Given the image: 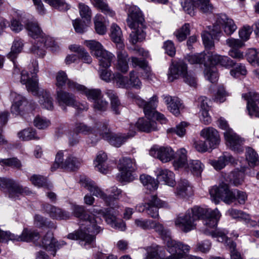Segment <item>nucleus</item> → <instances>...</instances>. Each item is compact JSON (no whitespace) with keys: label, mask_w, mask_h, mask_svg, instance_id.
<instances>
[{"label":"nucleus","mask_w":259,"mask_h":259,"mask_svg":"<svg viewBox=\"0 0 259 259\" xmlns=\"http://www.w3.org/2000/svg\"><path fill=\"white\" fill-rule=\"evenodd\" d=\"M165 206V202L159 199L156 195H151L148 202L139 204L136 206L138 211H146L147 214L153 219H158V209Z\"/></svg>","instance_id":"obj_12"},{"label":"nucleus","mask_w":259,"mask_h":259,"mask_svg":"<svg viewBox=\"0 0 259 259\" xmlns=\"http://www.w3.org/2000/svg\"><path fill=\"white\" fill-rule=\"evenodd\" d=\"M117 61L115 64L116 68L122 73H126L129 69L128 61L130 58L124 49H117Z\"/></svg>","instance_id":"obj_29"},{"label":"nucleus","mask_w":259,"mask_h":259,"mask_svg":"<svg viewBox=\"0 0 259 259\" xmlns=\"http://www.w3.org/2000/svg\"><path fill=\"white\" fill-rule=\"evenodd\" d=\"M227 146L234 151L238 152H242V145L243 140L235 133L232 130H229L224 133Z\"/></svg>","instance_id":"obj_24"},{"label":"nucleus","mask_w":259,"mask_h":259,"mask_svg":"<svg viewBox=\"0 0 259 259\" xmlns=\"http://www.w3.org/2000/svg\"><path fill=\"white\" fill-rule=\"evenodd\" d=\"M246 159L250 166H254L258 161V155L251 148L248 147L246 151Z\"/></svg>","instance_id":"obj_60"},{"label":"nucleus","mask_w":259,"mask_h":259,"mask_svg":"<svg viewBox=\"0 0 259 259\" xmlns=\"http://www.w3.org/2000/svg\"><path fill=\"white\" fill-rule=\"evenodd\" d=\"M94 209L91 211L92 215H89L85 212L83 206L75 205L73 212L75 216L79 219L78 224L81 228H86L87 227H91L93 229V234L97 235L103 229L98 225L101 220L98 217H95L97 214H94L93 212Z\"/></svg>","instance_id":"obj_7"},{"label":"nucleus","mask_w":259,"mask_h":259,"mask_svg":"<svg viewBox=\"0 0 259 259\" xmlns=\"http://www.w3.org/2000/svg\"><path fill=\"white\" fill-rule=\"evenodd\" d=\"M176 195L180 198H185L192 194V189L186 179H181L178 182L175 192Z\"/></svg>","instance_id":"obj_35"},{"label":"nucleus","mask_w":259,"mask_h":259,"mask_svg":"<svg viewBox=\"0 0 259 259\" xmlns=\"http://www.w3.org/2000/svg\"><path fill=\"white\" fill-rule=\"evenodd\" d=\"M93 5L97 8L101 10L104 14L113 17L114 12L110 8L106 0H91Z\"/></svg>","instance_id":"obj_40"},{"label":"nucleus","mask_w":259,"mask_h":259,"mask_svg":"<svg viewBox=\"0 0 259 259\" xmlns=\"http://www.w3.org/2000/svg\"><path fill=\"white\" fill-rule=\"evenodd\" d=\"M175 152L170 147H154L150 151V155L159 159L162 162H167L175 157Z\"/></svg>","instance_id":"obj_23"},{"label":"nucleus","mask_w":259,"mask_h":259,"mask_svg":"<svg viewBox=\"0 0 259 259\" xmlns=\"http://www.w3.org/2000/svg\"><path fill=\"white\" fill-rule=\"evenodd\" d=\"M98 128L100 138L108 141L111 145L116 147H120L127 139L134 137L136 134L135 126L133 125H130L129 133L127 135L125 134L111 133L107 121H104L98 125Z\"/></svg>","instance_id":"obj_6"},{"label":"nucleus","mask_w":259,"mask_h":259,"mask_svg":"<svg viewBox=\"0 0 259 259\" xmlns=\"http://www.w3.org/2000/svg\"><path fill=\"white\" fill-rule=\"evenodd\" d=\"M188 163L186 155V150L184 149H181L176 153V159L174 161V166L176 168L180 167L186 168Z\"/></svg>","instance_id":"obj_39"},{"label":"nucleus","mask_w":259,"mask_h":259,"mask_svg":"<svg viewBox=\"0 0 259 259\" xmlns=\"http://www.w3.org/2000/svg\"><path fill=\"white\" fill-rule=\"evenodd\" d=\"M134 223L138 228L144 230H150L152 229V225L154 223L152 220L138 218L135 220Z\"/></svg>","instance_id":"obj_58"},{"label":"nucleus","mask_w":259,"mask_h":259,"mask_svg":"<svg viewBox=\"0 0 259 259\" xmlns=\"http://www.w3.org/2000/svg\"><path fill=\"white\" fill-rule=\"evenodd\" d=\"M204 232L207 235L217 237L219 242H224L230 249L231 259H243L240 253L235 249L236 244L226 236L227 231L217 229L215 231H209L206 230Z\"/></svg>","instance_id":"obj_14"},{"label":"nucleus","mask_w":259,"mask_h":259,"mask_svg":"<svg viewBox=\"0 0 259 259\" xmlns=\"http://www.w3.org/2000/svg\"><path fill=\"white\" fill-rule=\"evenodd\" d=\"M221 214L218 209L211 210L195 206L187 210L184 214L178 216L175 221V225L183 232L187 233L196 228V222L202 220L206 228L202 230L215 231L210 229L214 228L220 219Z\"/></svg>","instance_id":"obj_1"},{"label":"nucleus","mask_w":259,"mask_h":259,"mask_svg":"<svg viewBox=\"0 0 259 259\" xmlns=\"http://www.w3.org/2000/svg\"><path fill=\"white\" fill-rule=\"evenodd\" d=\"M80 183L83 187L88 190L93 195L100 197L110 207H113L114 209L119 207L118 204L114 203V201L119 199L122 195V191L117 187L114 186L110 188L108 192L109 195L106 194L100 189L93 181L84 179L80 180Z\"/></svg>","instance_id":"obj_5"},{"label":"nucleus","mask_w":259,"mask_h":259,"mask_svg":"<svg viewBox=\"0 0 259 259\" xmlns=\"http://www.w3.org/2000/svg\"><path fill=\"white\" fill-rule=\"evenodd\" d=\"M209 31H204L202 34V38L205 48L207 49H211L214 47L213 38L215 39L214 35L212 34V26L208 27ZM219 38L218 39H219ZM215 39H217L215 38Z\"/></svg>","instance_id":"obj_47"},{"label":"nucleus","mask_w":259,"mask_h":259,"mask_svg":"<svg viewBox=\"0 0 259 259\" xmlns=\"http://www.w3.org/2000/svg\"><path fill=\"white\" fill-rule=\"evenodd\" d=\"M13 104L11 106V112L15 115H23L24 113L31 110L26 99L16 92H12L10 94Z\"/></svg>","instance_id":"obj_16"},{"label":"nucleus","mask_w":259,"mask_h":259,"mask_svg":"<svg viewBox=\"0 0 259 259\" xmlns=\"http://www.w3.org/2000/svg\"><path fill=\"white\" fill-rule=\"evenodd\" d=\"M30 181L35 186L44 187L48 190L53 188L51 183H48L46 178L40 175H34L30 178Z\"/></svg>","instance_id":"obj_44"},{"label":"nucleus","mask_w":259,"mask_h":259,"mask_svg":"<svg viewBox=\"0 0 259 259\" xmlns=\"http://www.w3.org/2000/svg\"><path fill=\"white\" fill-rule=\"evenodd\" d=\"M158 179L168 186H173L175 184L174 173L167 169L161 171L158 176Z\"/></svg>","instance_id":"obj_48"},{"label":"nucleus","mask_w":259,"mask_h":259,"mask_svg":"<svg viewBox=\"0 0 259 259\" xmlns=\"http://www.w3.org/2000/svg\"><path fill=\"white\" fill-rule=\"evenodd\" d=\"M103 16L100 14H97L94 19V23L96 32L99 34L103 35L106 32V26L102 22Z\"/></svg>","instance_id":"obj_62"},{"label":"nucleus","mask_w":259,"mask_h":259,"mask_svg":"<svg viewBox=\"0 0 259 259\" xmlns=\"http://www.w3.org/2000/svg\"><path fill=\"white\" fill-rule=\"evenodd\" d=\"M166 245L168 254L171 256H176L177 258L176 259L184 258L186 254L190 249V247L188 245L172 240L169 237L167 238Z\"/></svg>","instance_id":"obj_18"},{"label":"nucleus","mask_w":259,"mask_h":259,"mask_svg":"<svg viewBox=\"0 0 259 259\" xmlns=\"http://www.w3.org/2000/svg\"><path fill=\"white\" fill-rule=\"evenodd\" d=\"M190 34V24L185 23L181 28L178 29L175 32V35L179 41L184 40L188 35Z\"/></svg>","instance_id":"obj_55"},{"label":"nucleus","mask_w":259,"mask_h":259,"mask_svg":"<svg viewBox=\"0 0 259 259\" xmlns=\"http://www.w3.org/2000/svg\"><path fill=\"white\" fill-rule=\"evenodd\" d=\"M113 75V79L118 88L130 89L127 77L124 76L119 73L114 74Z\"/></svg>","instance_id":"obj_53"},{"label":"nucleus","mask_w":259,"mask_h":259,"mask_svg":"<svg viewBox=\"0 0 259 259\" xmlns=\"http://www.w3.org/2000/svg\"><path fill=\"white\" fill-rule=\"evenodd\" d=\"M36 42L31 47V52L39 57H44L45 55V48L55 47V41L53 38L42 33L36 40Z\"/></svg>","instance_id":"obj_19"},{"label":"nucleus","mask_w":259,"mask_h":259,"mask_svg":"<svg viewBox=\"0 0 259 259\" xmlns=\"http://www.w3.org/2000/svg\"><path fill=\"white\" fill-rule=\"evenodd\" d=\"M187 71V66L186 64L182 61L172 63L170 65L168 72V79L172 82L175 79H177L181 76L183 77Z\"/></svg>","instance_id":"obj_26"},{"label":"nucleus","mask_w":259,"mask_h":259,"mask_svg":"<svg viewBox=\"0 0 259 259\" xmlns=\"http://www.w3.org/2000/svg\"><path fill=\"white\" fill-rule=\"evenodd\" d=\"M107 159L106 154L103 151H100L94 161L95 166L97 170L102 174H106L111 170V167H109L106 163Z\"/></svg>","instance_id":"obj_33"},{"label":"nucleus","mask_w":259,"mask_h":259,"mask_svg":"<svg viewBox=\"0 0 259 259\" xmlns=\"http://www.w3.org/2000/svg\"><path fill=\"white\" fill-rule=\"evenodd\" d=\"M106 94L110 99L112 110L116 114H119L120 113L119 108L121 106V104L116 93L112 90H107Z\"/></svg>","instance_id":"obj_43"},{"label":"nucleus","mask_w":259,"mask_h":259,"mask_svg":"<svg viewBox=\"0 0 259 259\" xmlns=\"http://www.w3.org/2000/svg\"><path fill=\"white\" fill-rule=\"evenodd\" d=\"M102 122H101L99 123H97L95 128L94 130L91 129L90 127L87 126L82 123H78L76 125V126L74 128V131L75 132L77 133H82L84 134H88L93 133L96 134V136L97 134H99V130L98 128V125L100 124Z\"/></svg>","instance_id":"obj_56"},{"label":"nucleus","mask_w":259,"mask_h":259,"mask_svg":"<svg viewBox=\"0 0 259 259\" xmlns=\"http://www.w3.org/2000/svg\"><path fill=\"white\" fill-rule=\"evenodd\" d=\"M131 60L133 67H139L145 72L146 77H148L150 76V69L145 59H139L136 57H132Z\"/></svg>","instance_id":"obj_49"},{"label":"nucleus","mask_w":259,"mask_h":259,"mask_svg":"<svg viewBox=\"0 0 259 259\" xmlns=\"http://www.w3.org/2000/svg\"><path fill=\"white\" fill-rule=\"evenodd\" d=\"M204 73L205 78L211 82L213 83L218 80L219 76L215 66H206Z\"/></svg>","instance_id":"obj_51"},{"label":"nucleus","mask_w":259,"mask_h":259,"mask_svg":"<svg viewBox=\"0 0 259 259\" xmlns=\"http://www.w3.org/2000/svg\"><path fill=\"white\" fill-rule=\"evenodd\" d=\"M111 37L117 45V49H124V45L122 42V34L120 27L115 24L111 27Z\"/></svg>","instance_id":"obj_37"},{"label":"nucleus","mask_w":259,"mask_h":259,"mask_svg":"<svg viewBox=\"0 0 259 259\" xmlns=\"http://www.w3.org/2000/svg\"><path fill=\"white\" fill-rule=\"evenodd\" d=\"M39 246L48 251H53V255H56V249L57 246V241L54 237L52 232H48L42 237Z\"/></svg>","instance_id":"obj_31"},{"label":"nucleus","mask_w":259,"mask_h":259,"mask_svg":"<svg viewBox=\"0 0 259 259\" xmlns=\"http://www.w3.org/2000/svg\"><path fill=\"white\" fill-rule=\"evenodd\" d=\"M242 98L247 100V110L250 116L259 118V94L254 92H249L242 94Z\"/></svg>","instance_id":"obj_21"},{"label":"nucleus","mask_w":259,"mask_h":259,"mask_svg":"<svg viewBox=\"0 0 259 259\" xmlns=\"http://www.w3.org/2000/svg\"><path fill=\"white\" fill-rule=\"evenodd\" d=\"M242 177L243 174L241 172L232 171L228 176L226 180L235 186H238L243 182Z\"/></svg>","instance_id":"obj_57"},{"label":"nucleus","mask_w":259,"mask_h":259,"mask_svg":"<svg viewBox=\"0 0 259 259\" xmlns=\"http://www.w3.org/2000/svg\"><path fill=\"white\" fill-rule=\"evenodd\" d=\"M118 167L123 181H131L134 179L133 173L136 169L134 159L126 157L122 158L119 160Z\"/></svg>","instance_id":"obj_17"},{"label":"nucleus","mask_w":259,"mask_h":259,"mask_svg":"<svg viewBox=\"0 0 259 259\" xmlns=\"http://www.w3.org/2000/svg\"><path fill=\"white\" fill-rule=\"evenodd\" d=\"M204 165L198 160L189 161L185 169L190 170L193 175L200 176L204 168Z\"/></svg>","instance_id":"obj_42"},{"label":"nucleus","mask_w":259,"mask_h":259,"mask_svg":"<svg viewBox=\"0 0 259 259\" xmlns=\"http://www.w3.org/2000/svg\"><path fill=\"white\" fill-rule=\"evenodd\" d=\"M94 214H99L103 216L106 222L112 227L118 229L120 231L125 230V224L122 221H117V216L119 214V211L114 209L113 207L104 209H94Z\"/></svg>","instance_id":"obj_13"},{"label":"nucleus","mask_w":259,"mask_h":259,"mask_svg":"<svg viewBox=\"0 0 259 259\" xmlns=\"http://www.w3.org/2000/svg\"><path fill=\"white\" fill-rule=\"evenodd\" d=\"M127 26L134 30L130 35V41L133 45L145 39L146 26L143 15L140 9L136 6H131L128 9L127 18L126 19Z\"/></svg>","instance_id":"obj_3"},{"label":"nucleus","mask_w":259,"mask_h":259,"mask_svg":"<svg viewBox=\"0 0 259 259\" xmlns=\"http://www.w3.org/2000/svg\"><path fill=\"white\" fill-rule=\"evenodd\" d=\"M39 102L41 106L47 110H51L53 109V99L49 92L46 91H43L39 95Z\"/></svg>","instance_id":"obj_41"},{"label":"nucleus","mask_w":259,"mask_h":259,"mask_svg":"<svg viewBox=\"0 0 259 259\" xmlns=\"http://www.w3.org/2000/svg\"><path fill=\"white\" fill-rule=\"evenodd\" d=\"M210 62V66L220 64L226 68H232L235 65V62L227 56H222L217 54L207 56Z\"/></svg>","instance_id":"obj_34"},{"label":"nucleus","mask_w":259,"mask_h":259,"mask_svg":"<svg viewBox=\"0 0 259 259\" xmlns=\"http://www.w3.org/2000/svg\"><path fill=\"white\" fill-rule=\"evenodd\" d=\"M140 181L143 185L150 191L155 190L158 187V181L150 176L142 175L140 176Z\"/></svg>","instance_id":"obj_46"},{"label":"nucleus","mask_w":259,"mask_h":259,"mask_svg":"<svg viewBox=\"0 0 259 259\" xmlns=\"http://www.w3.org/2000/svg\"><path fill=\"white\" fill-rule=\"evenodd\" d=\"M29 71L31 72V77L27 71L23 70L21 73V82L26 85V87L29 92L34 94H37L38 90V79L36 74L38 72V63L37 61H33L29 66Z\"/></svg>","instance_id":"obj_10"},{"label":"nucleus","mask_w":259,"mask_h":259,"mask_svg":"<svg viewBox=\"0 0 259 259\" xmlns=\"http://www.w3.org/2000/svg\"><path fill=\"white\" fill-rule=\"evenodd\" d=\"M164 101L167 105L168 109L170 112L176 116L180 114V108L181 104L178 98L167 96L164 97Z\"/></svg>","instance_id":"obj_38"},{"label":"nucleus","mask_w":259,"mask_h":259,"mask_svg":"<svg viewBox=\"0 0 259 259\" xmlns=\"http://www.w3.org/2000/svg\"><path fill=\"white\" fill-rule=\"evenodd\" d=\"M158 97L154 95L151 98L149 101H146L140 97H135L136 103L140 107L142 108L145 115V118L139 119L135 125V130L136 129L139 131L149 133L157 130V124L155 120L159 121L161 123L164 124L166 122V119L164 115L157 112L156 108L158 104Z\"/></svg>","instance_id":"obj_2"},{"label":"nucleus","mask_w":259,"mask_h":259,"mask_svg":"<svg viewBox=\"0 0 259 259\" xmlns=\"http://www.w3.org/2000/svg\"><path fill=\"white\" fill-rule=\"evenodd\" d=\"M233 69L230 70V74L234 77H238L240 75H245L247 70L244 65L241 63H236L232 67Z\"/></svg>","instance_id":"obj_61"},{"label":"nucleus","mask_w":259,"mask_h":259,"mask_svg":"<svg viewBox=\"0 0 259 259\" xmlns=\"http://www.w3.org/2000/svg\"><path fill=\"white\" fill-rule=\"evenodd\" d=\"M79 230L74 233H70L67 235V238L72 240H80L84 243V246L86 245H91L95 240L94 235L90 234V233H93V229L91 227H87L86 228H81L79 226Z\"/></svg>","instance_id":"obj_22"},{"label":"nucleus","mask_w":259,"mask_h":259,"mask_svg":"<svg viewBox=\"0 0 259 259\" xmlns=\"http://www.w3.org/2000/svg\"><path fill=\"white\" fill-rule=\"evenodd\" d=\"M48 4L60 11H65L70 8V6L64 0H51Z\"/></svg>","instance_id":"obj_64"},{"label":"nucleus","mask_w":259,"mask_h":259,"mask_svg":"<svg viewBox=\"0 0 259 259\" xmlns=\"http://www.w3.org/2000/svg\"><path fill=\"white\" fill-rule=\"evenodd\" d=\"M80 164V160L71 154H68L64 160L63 152L59 151L56 155L51 170L54 171L60 167L69 171H75L79 168Z\"/></svg>","instance_id":"obj_9"},{"label":"nucleus","mask_w":259,"mask_h":259,"mask_svg":"<svg viewBox=\"0 0 259 259\" xmlns=\"http://www.w3.org/2000/svg\"><path fill=\"white\" fill-rule=\"evenodd\" d=\"M39 238V233L35 231L24 229L20 235H15L10 232H5L4 242L9 240L12 241H35Z\"/></svg>","instance_id":"obj_20"},{"label":"nucleus","mask_w":259,"mask_h":259,"mask_svg":"<svg viewBox=\"0 0 259 259\" xmlns=\"http://www.w3.org/2000/svg\"><path fill=\"white\" fill-rule=\"evenodd\" d=\"M181 5L184 10L190 15L193 14L194 8L196 7L203 13H209L212 10L209 0H182Z\"/></svg>","instance_id":"obj_15"},{"label":"nucleus","mask_w":259,"mask_h":259,"mask_svg":"<svg viewBox=\"0 0 259 259\" xmlns=\"http://www.w3.org/2000/svg\"><path fill=\"white\" fill-rule=\"evenodd\" d=\"M222 27L228 36L232 35L237 28L234 20L224 14L218 15L215 22L212 25L211 32L215 38L218 39L223 35Z\"/></svg>","instance_id":"obj_8"},{"label":"nucleus","mask_w":259,"mask_h":259,"mask_svg":"<svg viewBox=\"0 0 259 259\" xmlns=\"http://www.w3.org/2000/svg\"><path fill=\"white\" fill-rule=\"evenodd\" d=\"M211 199L215 204H218L220 200L230 204L235 201L240 204H244L247 199V194L243 191L235 189L231 191L226 184L222 183L219 187H213L209 191Z\"/></svg>","instance_id":"obj_4"},{"label":"nucleus","mask_w":259,"mask_h":259,"mask_svg":"<svg viewBox=\"0 0 259 259\" xmlns=\"http://www.w3.org/2000/svg\"><path fill=\"white\" fill-rule=\"evenodd\" d=\"M23 47V43L20 39H15L11 47V51L8 55V58L13 61L17 55L20 53Z\"/></svg>","instance_id":"obj_50"},{"label":"nucleus","mask_w":259,"mask_h":259,"mask_svg":"<svg viewBox=\"0 0 259 259\" xmlns=\"http://www.w3.org/2000/svg\"><path fill=\"white\" fill-rule=\"evenodd\" d=\"M26 28L29 32V34L36 40L42 32L36 22L28 21L26 24Z\"/></svg>","instance_id":"obj_45"},{"label":"nucleus","mask_w":259,"mask_h":259,"mask_svg":"<svg viewBox=\"0 0 259 259\" xmlns=\"http://www.w3.org/2000/svg\"><path fill=\"white\" fill-rule=\"evenodd\" d=\"M84 44L90 49L92 54L95 57L97 54L104 49L103 46L100 42L94 40H87L84 42Z\"/></svg>","instance_id":"obj_54"},{"label":"nucleus","mask_w":259,"mask_h":259,"mask_svg":"<svg viewBox=\"0 0 259 259\" xmlns=\"http://www.w3.org/2000/svg\"><path fill=\"white\" fill-rule=\"evenodd\" d=\"M68 88L72 90H76L84 93L88 99L95 101L102 97L101 91L99 89H88L84 86L77 84L73 81L68 82Z\"/></svg>","instance_id":"obj_27"},{"label":"nucleus","mask_w":259,"mask_h":259,"mask_svg":"<svg viewBox=\"0 0 259 259\" xmlns=\"http://www.w3.org/2000/svg\"><path fill=\"white\" fill-rule=\"evenodd\" d=\"M19 138L23 141H29L33 139H38L35 131L32 128L24 129L18 133Z\"/></svg>","instance_id":"obj_52"},{"label":"nucleus","mask_w":259,"mask_h":259,"mask_svg":"<svg viewBox=\"0 0 259 259\" xmlns=\"http://www.w3.org/2000/svg\"><path fill=\"white\" fill-rule=\"evenodd\" d=\"M56 100L59 106L63 110L67 106H76V98L72 93L59 90L56 92Z\"/></svg>","instance_id":"obj_25"},{"label":"nucleus","mask_w":259,"mask_h":259,"mask_svg":"<svg viewBox=\"0 0 259 259\" xmlns=\"http://www.w3.org/2000/svg\"><path fill=\"white\" fill-rule=\"evenodd\" d=\"M236 160L232 155L225 152L218 159L211 160L210 163L215 169L221 170L224 168L228 163L234 164Z\"/></svg>","instance_id":"obj_32"},{"label":"nucleus","mask_w":259,"mask_h":259,"mask_svg":"<svg viewBox=\"0 0 259 259\" xmlns=\"http://www.w3.org/2000/svg\"><path fill=\"white\" fill-rule=\"evenodd\" d=\"M128 84L130 89L134 88L136 89H140L142 87V82L135 72L133 70L129 73Z\"/></svg>","instance_id":"obj_63"},{"label":"nucleus","mask_w":259,"mask_h":259,"mask_svg":"<svg viewBox=\"0 0 259 259\" xmlns=\"http://www.w3.org/2000/svg\"><path fill=\"white\" fill-rule=\"evenodd\" d=\"M0 165L3 167L9 166L16 168H20L21 166V163L20 160L15 157L6 159H1Z\"/></svg>","instance_id":"obj_59"},{"label":"nucleus","mask_w":259,"mask_h":259,"mask_svg":"<svg viewBox=\"0 0 259 259\" xmlns=\"http://www.w3.org/2000/svg\"><path fill=\"white\" fill-rule=\"evenodd\" d=\"M0 188L7 189L9 197L14 200L19 199L20 195L31 193L27 187L23 188L13 180L5 178H0Z\"/></svg>","instance_id":"obj_11"},{"label":"nucleus","mask_w":259,"mask_h":259,"mask_svg":"<svg viewBox=\"0 0 259 259\" xmlns=\"http://www.w3.org/2000/svg\"><path fill=\"white\" fill-rule=\"evenodd\" d=\"M43 208L52 219L60 220L69 219L70 215L68 212L51 204L48 203L44 204Z\"/></svg>","instance_id":"obj_30"},{"label":"nucleus","mask_w":259,"mask_h":259,"mask_svg":"<svg viewBox=\"0 0 259 259\" xmlns=\"http://www.w3.org/2000/svg\"><path fill=\"white\" fill-rule=\"evenodd\" d=\"M95 57L98 59L99 65L100 66L107 68L111 66L115 56L112 53L104 49L100 53L97 54Z\"/></svg>","instance_id":"obj_36"},{"label":"nucleus","mask_w":259,"mask_h":259,"mask_svg":"<svg viewBox=\"0 0 259 259\" xmlns=\"http://www.w3.org/2000/svg\"><path fill=\"white\" fill-rule=\"evenodd\" d=\"M200 135L206 139L209 148H215L219 144L220 138L218 131L212 127L203 129Z\"/></svg>","instance_id":"obj_28"}]
</instances>
